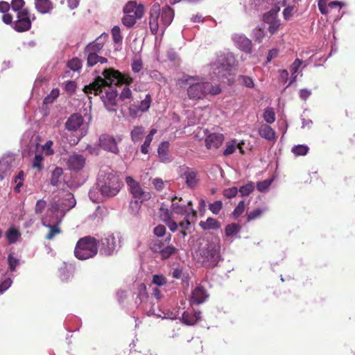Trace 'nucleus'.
<instances>
[{"label": "nucleus", "mask_w": 355, "mask_h": 355, "mask_svg": "<svg viewBox=\"0 0 355 355\" xmlns=\"http://www.w3.org/2000/svg\"><path fill=\"white\" fill-rule=\"evenodd\" d=\"M150 249L155 253H159L163 259H166L175 254L178 249L173 245H166L165 241L159 239L153 241L150 245Z\"/></svg>", "instance_id": "8"}, {"label": "nucleus", "mask_w": 355, "mask_h": 355, "mask_svg": "<svg viewBox=\"0 0 355 355\" xmlns=\"http://www.w3.org/2000/svg\"><path fill=\"white\" fill-rule=\"evenodd\" d=\"M98 241L94 237L86 236L80 238L74 249V256L79 260L93 258L98 253Z\"/></svg>", "instance_id": "4"}, {"label": "nucleus", "mask_w": 355, "mask_h": 355, "mask_svg": "<svg viewBox=\"0 0 355 355\" xmlns=\"http://www.w3.org/2000/svg\"><path fill=\"white\" fill-rule=\"evenodd\" d=\"M236 142L235 140L227 142L226 144V148L223 152L224 155L227 156L232 154L236 148Z\"/></svg>", "instance_id": "48"}, {"label": "nucleus", "mask_w": 355, "mask_h": 355, "mask_svg": "<svg viewBox=\"0 0 355 355\" xmlns=\"http://www.w3.org/2000/svg\"><path fill=\"white\" fill-rule=\"evenodd\" d=\"M153 283L158 286H162L166 284V279L163 275H155L153 277Z\"/></svg>", "instance_id": "55"}, {"label": "nucleus", "mask_w": 355, "mask_h": 355, "mask_svg": "<svg viewBox=\"0 0 355 355\" xmlns=\"http://www.w3.org/2000/svg\"><path fill=\"white\" fill-rule=\"evenodd\" d=\"M125 182L134 199L139 200L140 201H147L150 199L151 193L149 191H145L141 184L132 177H126Z\"/></svg>", "instance_id": "7"}, {"label": "nucleus", "mask_w": 355, "mask_h": 355, "mask_svg": "<svg viewBox=\"0 0 355 355\" xmlns=\"http://www.w3.org/2000/svg\"><path fill=\"white\" fill-rule=\"evenodd\" d=\"M67 67L74 71H78L82 67V61L78 58H73L68 61Z\"/></svg>", "instance_id": "38"}, {"label": "nucleus", "mask_w": 355, "mask_h": 355, "mask_svg": "<svg viewBox=\"0 0 355 355\" xmlns=\"http://www.w3.org/2000/svg\"><path fill=\"white\" fill-rule=\"evenodd\" d=\"M132 96V92L131 90L130 89V88L127 86H125L121 93L119 95V98L121 100V101H125L126 99H130Z\"/></svg>", "instance_id": "60"}, {"label": "nucleus", "mask_w": 355, "mask_h": 355, "mask_svg": "<svg viewBox=\"0 0 355 355\" xmlns=\"http://www.w3.org/2000/svg\"><path fill=\"white\" fill-rule=\"evenodd\" d=\"M44 159V157L42 154H35V157L33 161V168H36L39 171L43 168L42 162Z\"/></svg>", "instance_id": "43"}, {"label": "nucleus", "mask_w": 355, "mask_h": 355, "mask_svg": "<svg viewBox=\"0 0 355 355\" xmlns=\"http://www.w3.org/2000/svg\"><path fill=\"white\" fill-rule=\"evenodd\" d=\"M199 225L203 230H217L220 227V223L211 217H209L206 221H200Z\"/></svg>", "instance_id": "27"}, {"label": "nucleus", "mask_w": 355, "mask_h": 355, "mask_svg": "<svg viewBox=\"0 0 355 355\" xmlns=\"http://www.w3.org/2000/svg\"><path fill=\"white\" fill-rule=\"evenodd\" d=\"M35 8L40 13L46 14L53 9V5L50 0H36Z\"/></svg>", "instance_id": "26"}, {"label": "nucleus", "mask_w": 355, "mask_h": 355, "mask_svg": "<svg viewBox=\"0 0 355 355\" xmlns=\"http://www.w3.org/2000/svg\"><path fill=\"white\" fill-rule=\"evenodd\" d=\"M208 296L206 290L202 286H197L192 292L191 301L194 304H200L203 303Z\"/></svg>", "instance_id": "23"}, {"label": "nucleus", "mask_w": 355, "mask_h": 355, "mask_svg": "<svg viewBox=\"0 0 355 355\" xmlns=\"http://www.w3.org/2000/svg\"><path fill=\"white\" fill-rule=\"evenodd\" d=\"M151 96L148 94L146 95L144 99L141 101L140 104L138 105L140 112H144L148 110L151 103Z\"/></svg>", "instance_id": "36"}, {"label": "nucleus", "mask_w": 355, "mask_h": 355, "mask_svg": "<svg viewBox=\"0 0 355 355\" xmlns=\"http://www.w3.org/2000/svg\"><path fill=\"white\" fill-rule=\"evenodd\" d=\"M171 200V206L169 214L180 216L189 215V206H193L192 200L175 196L172 197Z\"/></svg>", "instance_id": "9"}, {"label": "nucleus", "mask_w": 355, "mask_h": 355, "mask_svg": "<svg viewBox=\"0 0 355 355\" xmlns=\"http://www.w3.org/2000/svg\"><path fill=\"white\" fill-rule=\"evenodd\" d=\"M309 150V148L304 145L295 146L292 148V152L296 155H305Z\"/></svg>", "instance_id": "45"}, {"label": "nucleus", "mask_w": 355, "mask_h": 355, "mask_svg": "<svg viewBox=\"0 0 355 355\" xmlns=\"http://www.w3.org/2000/svg\"><path fill=\"white\" fill-rule=\"evenodd\" d=\"M196 259L198 262L207 268L217 266L220 259V245L219 242L207 241L206 244L199 248Z\"/></svg>", "instance_id": "2"}, {"label": "nucleus", "mask_w": 355, "mask_h": 355, "mask_svg": "<svg viewBox=\"0 0 355 355\" xmlns=\"http://www.w3.org/2000/svg\"><path fill=\"white\" fill-rule=\"evenodd\" d=\"M161 23L164 27L168 26L172 22L174 17L173 10L168 5L161 9Z\"/></svg>", "instance_id": "22"}, {"label": "nucleus", "mask_w": 355, "mask_h": 355, "mask_svg": "<svg viewBox=\"0 0 355 355\" xmlns=\"http://www.w3.org/2000/svg\"><path fill=\"white\" fill-rule=\"evenodd\" d=\"M272 182V179H266L263 181L258 182L257 183V190L260 192L266 191L269 189Z\"/></svg>", "instance_id": "41"}, {"label": "nucleus", "mask_w": 355, "mask_h": 355, "mask_svg": "<svg viewBox=\"0 0 355 355\" xmlns=\"http://www.w3.org/2000/svg\"><path fill=\"white\" fill-rule=\"evenodd\" d=\"M138 297L139 298L140 302H142L148 297L146 285L144 283L140 284L138 286Z\"/></svg>", "instance_id": "47"}, {"label": "nucleus", "mask_w": 355, "mask_h": 355, "mask_svg": "<svg viewBox=\"0 0 355 355\" xmlns=\"http://www.w3.org/2000/svg\"><path fill=\"white\" fill-rule=\"evenodd\" d=\"M108 35L105 33L101 34L94 41L89 43L84 49V53H98L103 49L105 40Z\"/></svg>", "instance_id": "16"}, {"label": "nucleus", "mask_w": 355, "mask_h": 355, "mask_svg": "<svg viewBox=\"0 0 355 355\" xmlns=\"http://www.w3.org/2000/svg\"><path fill=\"white\" fill-rule=\"evenodd\" d=\"M53 144V141L48 140L42 146V149L44 150L46 155L50 156L53 155L55 153L53 149L52 148Z\"/></svg>", "instance_id": "54"}, {"label": "nucleus", "mask_w": 355, "mask_h": 355, "mask_svg": "<svg viewBox=\"0 0 355 355\" xmlns=\"http://www.w3.org/2000/svg\"><path fill=\"white\" fill-rule=\"evenodd\" d=\"M83 123V116L79 114H73L67 120L65 123V128L69 131H76Z\"/></svg>", "instance_id": "20"}, {"label": "nucleus", "mask_w": 355, "mask_h": 355, "mask_svg": "<svg viewBox=\"0 0 355 355\" xmlns=\"http://www.w3.org/2000/svg\"><path fill=\"white\" fill-rule=\"evenodd\" d=\"M17 20L13 24V28L19 33L25 32L31 28V14L25 8L17 12Z\"/></svg>", "instance_id": "11"}, {"label": "nucleus", "mask_w": 355, "mask_h": 355, "mask_svg": "<svg viewBox=\"0 0 355 355\" xmlns=\"http://www.w3.org/2000/svg\"><path fill=\"white\" fill-rule=\"evenodd\" d=\"M124 16L121 21L122 24L128 27H132L144 15V6L141 3H137L136 1H128L123 9Z\"/></svg>", "instance_id": "6"}, {"label": "nucleus", "mask_w": 355, "mask_h": 355, "mask_svg": "<svg viewBox=\"0 0 355 355\" xmlns=\"http://www.w3.org/2000/svg\"><path fill=\"white\" fill-rule=\"evenodd\" d=\"M259 135L269 141L275 140V131L267 124H261L258 129Z\"/></svg>", "instance_id": "24"}, {"label": "nucleus", "mask_w": 355, "mask_h": 355, "mask_svg": "<svg viewBox=\"0 0 355 355\" xmlns=\"http://www.w3.org/2000/svg\"><path fill=\"white\" fill-rule=\"evenodd\" d=\"M118 239L113 234L105 235V237L102 238L101 241V253L105 256L113 254L117 246V243L119 241Z\"/></svg>", "instance_id": "13"}, {"label": "nucleus", "mask_w": 355, "mask_h": 355, "mask_svg": "<svg viewBox=\"0 0 355 355\" xmlns=\"http://www.w3.org/2000/svg\"><path fill=\"white\" fill-rule=\"evenodd\" d=\"M168 148L169 143L168 141H163L159 144L157 153L162 161L168 160Z\"/></svg>", "instance_id": "29"}, {"label": "nucleus", "mask_w": 355, "mask_h": 355, "mask_svg": "<svg viewBox=\"0 0 355 355\" xmlns=\"http://www.w3.org/2000/svg\"><path fill=\"white\" fill-rule=\"evenodd\" d=\"M102 74L103 78L97 76L92 83L84 87L83 91L85 94L99 96L107 110L115 111L118 93L113 85H129L133 79L130 75L122 73L113 68L104 69Z\"/></svg>", "instance_id": "1"}, {"label": "nucleus", "mask_w": 355, "mask_h": 355, "mask_svg": "<svg viewBox=\"0 0 355 355\" xmlns=\"http://www.w3.org/2000/svg\"><path fill=\"white\" fill-rule=\"evenodd\" d=\"M254 190V184L252 182H250L248 184L242 186L239 189V191L241 196H248Z\"/></svg>", "instance_id": "34"}, {"label": "nucleus", "mask_w": 355, "mask_h": 355, "mask_svg": "<svg viewBox=\"0 0 355 355\" xmlns=\"http://www.w3.org/2000/svg\"><path fill=\"white\" fill-rule=\"evenodd\" d=\"M50 229L49 233L46 235L45 238L47 240H52L56 235L61 232L60 228L58 225H46Z\"/></svg>", "instance_id": "37"}, {"label": "nucleus", "mask_w": 355, "mask_h": 355, "mask_svg": "<svg viewBox=\"0 0 355 355\" xmlns=\"http://www.w3.org/2000/svg\"><path fill=\"white\" fill-rule=\"evenodd\" d=\"M111 31L114 42L116 44L121 43L122 42L123 37L121 35L119 26H114L112 28Z\"/></svg>", "instance_id": "40"}, {"label": "nucleus", "mask_w": 355, "mask_h": 355, "mask_svg": "<svg viewBox=\"0 0 355 355\" xmlns=\"http://www.w3.org/2000/svg\"><path fill=\"white\" fill-rule=\"evenodd\" d=\"M263 117L264 121L267 123H272L275 121V113L274 112L273 108L267 107L264 110V112L263 114Z\"/></svg>", "instance_id": "33"}, {"label": "nucleus", "mask_w": 355, "mask_h": 355, "mask_svg": "<svg viewBox=\"0 0 355 355\" xmlns=\"http://www.w3.org/2000/svg\"><path fill=\"white\" fill-rule=\"evenodd\" d=\"M187 186L190 189H194L199 183L197 172L193 168H186L183 175Z\"/></svg>", "instance_id": "18"}, {"label": "nucleus", "mask_w": 355, "mask_h": 355, "mask_svg": "<svg viewBox=\"0 0 355 355\" xmlns=\"http://www.w3.org/2000/svg\"><path fill=\"white\" fill-rule=\"evenodd\" d=\"M87 55V67H94L98 63L105 64L107 62L106 58L100 56L98 53H84Z\"/></svg>", "instance_id": "25"}, {"label": "nucleus", "mask_w": 355, "mask_h": 355, "mask_svg": "<svg viewBox=\"0 0 355 355\" xmlns=\"http://www.w3.org/2000/svg\"><path fill=\"white\" fill-rule=\"evenodd\" d=\"M182 322L189 326H193L201 320V311H195L193 313L184 311L182 315Z\"/></svg>", "instance_id": "21"}, {"label": "nucleus", "mask_w": 355, "mask_h": 355, "mask_svg": "<svg viewBox=\"0 0 355 355\" xmlns=\"http://www.w3.org/2000/svg\"><path fill=\"white\" fill-rule=\"evenodd\" d=\"M223 207V202L220 200H216L209 205V210L214 214H218Z\"/></svg>", "instance_id": "44"}, {"label": "nucleus", "mask_w": 355, "mask_h": 355, "mask_svg": "<svg viewBox=\"0 0 355 355\" xmlns=\"http://www.w3.org/2000/svg\"><path fill=\"white\" fill-rule=\"evenodd\" d=\"M21 236V234L18 230L11 227L6 232V238L10 244L15 243Z\"/></svg>", "instance_id": "31"}, {"label": "nucleus", "mask_w": 355, "mask_h": 355, "mask_svg": "<svg viewBox=\"0 0 355 355\" xmlns=\"http://www.w3.org/2000/svg\"><path fill=\"white\" fill-rule=\"evenodd\" d=\"M76 83L74 81H67L65 83L64 89L67 92L70 94H73L76 92Z\"/></svg>", "instance_id": "61"}, {"label": "nucleus", "mask_w": 355, "mask_h": 355, "mask_svg": "<svg viewBox=\"0 0 355 355\" xmlns=\"http://www.w3.org/2000/svg\"><path fill=\"white\" fill-rule=\"evenodd\" d=\"M239 81L242 85H245L248 88H252L254 86L253 80L247 76H241L239 77Z\"/></svg>", "instance_id": "50"}, {"label": "nucleus", "mask_w": 355, "mask_h": 355, "mask_svg": "<svg viewBox=\"0 0 355 355\" xmlns=\"http://www.w3.org/2000/svg\"><path fill=\"white\" fill-rule=\"evenodd\" d=\"M8 262L10 271H15L16 267L19 264V260L14 257L12 254L8 255Z\"/></svg>", "instance_id": "53"}, {"label": "nucleus", "mask_w": 355, "mask_h": 355, "mask_svg": "<svg viewBox=\"0 0 355 355\" xmlns=\"http://www.w3.org/2000/svg\"><path fill=\"white\" fill-rule=\"evenodd\" d=\"M328 3L329 0H318V6L321 14L327 15L329 13V10L327 9Z\"/></svg>", "instance_id": "51"}, {"label": "nucleus", "mask_w": 355, "mask_h": 355, "mask_svg": "<svg viewBox=\"0 0 355 355\" xmlns=\"http://www.w3.org/2000/svg\"><path fill=\"white\" fill-rule=\"evenodd\" d=\"M166 227L163 225H159L154 228V234L158 236L162 237L166 234Z\"/></svg>", "instance_id": "63"}, {"label": "nucleus", "mask_w": 355, "mask_h": 355, "mask_svg": "<svg viewBox=\"0 0 355 355\" xmlns=\"http://www.w3.org/2000/svg\"><path fill=\"white\" fill-rule=\"evenodd\" d=\"M161 14V8L159 3H154L149 11V28L153 35L158 32L159 24V19Z\"/></svg>", "instance_id": "15"}, {"label": "nucleus", "mask_w": 355, "mask_h": 355, "mask_svg": "<svg viewBox=\"0 0 355 355\" xmlns=\"http://www.w3.org/2000/svg\"><path fill=\"white\" fill-rule=\"evenodd\" d=\"M144 135V128L141 125L135 126L130 133L131 139L135 143L141 141Z\"/></svg>", "instance_id": "30"}, {"label": "nucleus", "mask_w": 355, "mask_h": 355, "mask_svg": "<svg viewBox=\"0 0 355 355\" xmlns=\"http://www.w3.org/2000/svg\"><path fill=\"white\" fill-rule=\"evenodd\" d=\"M234 43L241 51L247 53L252 52V42L243 35L234 34L232 36Z\"/></svg>", "instance_id": "17"}, {"label": "nucleus", "mask_w": 355, "mask_h": 355, "mask_svg": "<svg viewBox=\"0 0 355 355\" xmlns=\"http://www.w3.org/2000/svg\"><path fill=\"white\" fill-rule=\"evenodd\" d=\"M98 185L103 196L113 197L119 193L123 183L116 174L110 172L100 176Z\"/></svg>", "instance_id": "5"}, {"label": "nucleus", "mask_w": 355, "mask_h": 355, "mask_svg": "<svg viewBox=\"0 0 355 355\" xmlns=\"http://www.w3.org/2000/svg\"><path fill=\"white\" fill-rule=\"evenodd\" d=\"M24 175V171H21L19 172V173L15 178V182L17 184V185L15 187L14 190L16 193L20 192V188L23 185Z\"/></svg>", "instance_id": "42"}, {"label": "nucleus", "mask_w": 355, "mask_h": 355, "mask_svg": "<svg viewBox=\"0 0 355 355\" xmlns=\"http://www.w3.org/2000/svg\"><path fill=\"white\" fill-rule=\"evenodd\" d=\"M152 140H153V138H151L150 136L146 137L145 141L141 146V152L143 154L146 155V154L148 153V148L152 142Z\"/></svg>", "instance_id": "57"}, {"label": "nucleus", "mask_w": 355, "mask_h": 355, "mask_svg": "<svg viewBox=\"0 0 355 355\" xmlns=\"http://www.w3.org/2000/svg\"><path fill=\"white\" fill-rule=\"evenodd\" d=\"M193 79V78L190 77L186 80V82L189 84L187 89V95L191 100H202L206 98L208 94L215 96L221 92V89L218 85H214L209 82L189 83Z\"/></svg>", "instance_id": "3"}, {"label": "nucleus", "mask_w": 355, "mask_h": 355, "mask_svg": "<svg viewBox=\"0 0 355 355\" xmlns=\"http://www.w3.org/2000/svg\"><path fill=\"white\" fill-rule=\"evenodd\" d=\"M64 171L62 168L56 166L51 172L50 182L53 187H58L61 182V178L62 177Z\"/></svg>", "instance_id": "28"}, {"label": "nucleus", "mask_w": 355, "mask_h": 355, "mask_svg": "<svg viewBox=\"0 0 355 355\" xmlns=\"http://www.w3.org/2000/svg\"><path fill=\"white\" fill-rule=\"evenodd\" d=\"M245 210V202L243 200H241L239 202L238 205L236 207L233 211V215L235 217H239L241 216Z\"/></svg>", "instance_id": "58"}, {"label": "nucleus", "mask_w": 355, "mask_h": 355, "mask_svg": "<svg viewBox=\"0 0 355 355\" xmlns=\"http://www.w3.org/2000/svg\"><path fill=\"white\" fill-rule=\"evenodd\" d=\"M172 214H169V210L166 209V219L164 220L166 225L168 226L169 230L175 232L178 230V225L175 221L172 219Z\"/></svg>", "instance_id": "32"}, {"label": "nucleus", "mask_w": 355, "mask_h": 355, "mask_svg": "<svg viewBox=\"0 0 355 355\" xmlns=\"http://www.w3.org/2000/svg\"><path fill=\"white\" fill-rule=\"evenodd\" d=\"M60 91L58 89H53L50 94L45 98L44 101L48 103L52 102L58 97Z\"/></svg>", "instance_id": "62"}, {"label": "nucleus", "mask_w": 355, "mask_h": 355, "mask_svg": "<svg viewBox=\"0 0 355 355\" xmlns=\"http://www.w3.org/2000/svg\"><path fill=\"white\" fill-rule=\"evenodd\" d=\"M99 146L105 151L114 154L119 153L118 143L121 141V137H114L112 135L105 133L99 137Z\"/></svg>", "instance_id": "10"}, {"label": "nucleus", "mask_w": 355, "mask_h": 355, "mask_svg": "<svg viewBox=\"0 0 355 355\" xmlns=\"http://www.w3.org/2000/svg\"><path fill=\"white\" fill-rule=\"evenodd\" d=\"M140 112V110H139L138 105L135 104H132L129 107V114L130 116L132 118H136Z\"/></svg>", "instance_id": "64"}, {"label": "nucleus", "mask_w": 355, "mask_h": 355, "mask_svg": "<svg viewBox=\"0 0 355 355\" xmlns=\"http://www.w3.org/2000/svg\"><path fill=\"white\" fill-rule=\"evenodd\" d=\"M238 191L239 190L236 187H232L231 188L224 189L223 195L227 198H232L236 196Z\"/></svg>", "instance_id": "56"}, {"label": "nucleus", "mask_w": 355, "mask_h": 355, "mask_svg": "<svg viewBox=\"0 0 355 355\" xmlns=\"http://www.w3.org/2000/svg\"><path fill=\"white\" fill-rule=\"evenodd\" d=\"M46 206V202L44 200H39L37 201L35 207V212L36 214H42Z\"/></svg>", "instance_id": "59"}, {"label": "nucleus", "mask_w": 355, "mask_h": 355, "mask_svg": "<svg viewBox=\"0 0 355 355\" xmlns=\"http://www.w3.org/2000/svg\"><path fill=\"white\" fill-rule=\"evenodd\" d=\"M66 164L69 171L79 172L85 168L86 158L83 155L73 153L68 157Z\"/></svg>", "instance_id": "14"}, {"label": "nucleus", "mask_w": 355, "mask_h": 355, "mask_svg": "<svg viewBox=\"0 0 355 355\" xmlns=\"http://www.w3.org/2000/svg\"><path fill=\"white\" fill-rule=\"evenodd\" d=\"M223 141L224 137L223 134H209L205 139V146L208 149L218 148L221 146Z\"/></svg>", "instance_id": "19"}, {"label": "nucleus", "mask_w": 355, "mask_h": 355, "mask_svg": "<svg viewBox=\"0 0 355 355\" xmlns=\"http://www.w3.org/2000/svg\"><path fill=\"white\" fill-rule=\"evenodd\" d=\"M302 61L299 58H296L290 67V71L291 73L292 80L291 83L294 82L297 78L296 73L300 67Z\"/></svg>", "instance_id": "35"}, {"label": "nucleus", "mask_w": 355, "mask_h": 355, "mask_svg": "<svg viewBox=\"0 0 355 355\" xmlns=\"http://www.w3.org/2000/svg\"><path fill=\"white\" fill-rule=\"evenodd\" d=\"M240 230V226L238 224L232 223L225 227V234L227 236H232L236 234Z\"/></svg>", "instance_id": "39"}, {"label": "nucleus", "mask_w": 355, "mask_h": 355, "mask_svg": "<svg viewBox=\"0 0 355 355\" xmlns=\"http://www.w3.org/2000/svg\"><path fill=\"white\" fill-rule=\"evenodd\" d=\"M216 64L217 67L215 69V70H217L216 73L222 76H225L235 65V59L232 54H227L220 56Z\"/></svg>", "instance_id": "12"}, {"label": "nucleus", "mask_w": 355, "mask_h": 355, "mask_svg": "<svg viewBox=\"0 0 355 355\" xmlns=\"http://www.w3.org/2000/svg\"><path fill=\"white\" fill-rule=\"evenodd\" d=\"M25 2L24 0H12L10 6L14 11L19 12L23 10L22 8Z\"/></svg>", "instance_id": "49"}, {"label": "nucleus", "mask_w": 355, "mask_h": 355, "mask_svg": "<svg viewBox=\"0 0 355 355\" xmlns=\"http://www.w3.org/2000/svg\"><path fill=\"white\" fill-rule=\"evenodd\" d=\"M263 211V210H262L260 208H257V209L250 211L247 214L248 221L253 220H255V219L259 218L261 216Z\"/></svg>", "instance_id": "46"}, {"label": "nucleus", "mask_w": 355, "mask_h": 355, "mask_svg": "<svg viewBox=\"0 0 355 355\" xmlns=\"http://www.w3.org/2000/svg\"><path fill=\"white\" fill-rule=\"evenodd\" d=\"M144 201H140L139 200H132L130 202V209L132 214H136L141 207V204Z\"/></svg>", "instance_id": "52"}]
</instances>
